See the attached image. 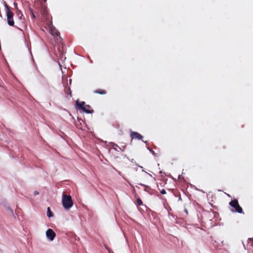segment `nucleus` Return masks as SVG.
I'll return each instance as SVG.
<instances>
[{
	"instance_id": "1",
	"label": "nucleus",
	"mask_w": 253,
	"mask_h": 253,
	"mask_svg": "<svg viewBox=\"0 0 253 253\" xmlns=\"http://www.w3.org/2000/svg\"><path fill=\"white\" fill-rule=\"evenodd\" d=\"M17 16L18 18V21L17 22L18 26H15L17 29L22 31L21 28H25L27 26L25 17L23 16L21 11H18L17 12Z\"/></svg>"
},
{
	"instance_id": "14",
	"label": "nucleus",
	"mask_w": 253,
	"mask_h": 253,
	"mask_svg": "<svg viewBox=\"0 0 253 253\" xmlns=\"http://www.w3.org/2000/svg\"><path fill=\"white\" fill-rule=\"evenodd\" d=\"M31 13V16L32 18H35V15L33 11V10L30 9Z\"/></svg>"
},
{
	"instance_id": "15",
	"label": "nucleus",
	"mask_w": 253,
	"mask_h": 253,
	"mask_svg": "<svg viewBox=\"0 0 253 253\" xmlns=\"http://www.w3.org/2000/svg\"><path fill=\"white\" fill-rule=\"evenodd\" d=\"M161 193L162 194H166V192L165 190L163 189L162 190H161Z\"/></svg>"
},
{
	"instance_id": "11",
	"label": "nucleus",
	"mask_w": 253,
	"mask_h": 253,
	"mask_svg": "<svg viewBox=\"0 0 253 253\" xmlns=\"http://www.w3.org/2000/svg\"><path fill=\"white\" fill-rule=\"evenodd\" d=\"M95 93H98L99 94H105L106 93V90L104 89H98L94 91Z\"/></svg>"
},
{
	"instance_id": "13",
	"label": "nucleus",
	"mask_w": 253,
	"mask_h": 253,
	"mask_svg": "<svg viewBox=\"0 0 253 253\" xmlns=\"http://www.w3.org/2000/svg\"><path fill=\"white\" fill-rule=\"evenodd\" d=\"M137 204L138 206H141L143 204V202L140 198L137 199Z\"/></svg>"
},
{
	"instance_id": "6",
	"label": "nucleus",
	"mask_w": 253,
	"mask_h": 253,
	"mask_svg": "<svg viewBox=\"0 0 253 253\" xmlns=\"http://www.w3.org/2000/svg\"><path fill=\"white\" fill-rule=\"evenodd\" d=\"M46 235L49 240L53 241L55 237L56 234L52 229H48L46 232Z\"/></svg>"
},
{
	"instance_id": "12",
	"label": "nucleus",
	"mask_w": 253,
	"mask_h": 253,
	"mask_svg": "<svg viewBox=\"0 0 253 253\" xmlns=\"http://www.w3.org/2000/svg\"><path fill=\"white\" fill-rule=\"evenodd\" d=\"M47 216L48 217H51L53 216V214H52V212H51V211H50V208L48 207L47 208Z\"/></svg>"
},
{
	"instance_id": "17",
	"label": "nucleus",
	"mask_w": 253,
	"mask_h": 253,
	"mask_svg": "<svg viewBox=\"0 0 253 253\" xmlns=\"http://www.w3.org/2000/svg\"><path fill=\"white\" fill-rule=\"evenodd\" d=\"M34 193L35 195H37L39 194V192L37 191H35Z\"/></svg>"
},
{
	"instance_id": "16",
	"label": "nucleus",
	"mask_w": 253,
	"mask_h": 253,
	"mask_svg": "<svg viewBox=\"0 0 253 253\" xmlns=\"http://www.w3.org/2000/svg\"><path fill=\"white\" fill-rule=\"evenodd\" d=\"M68 90L69 91V92H68V94L70 95V96H71V91L70 90V88H69Z\"/></svg>"
},
{
	"instance_id": "7",
	"label": "nucleus",
	"mask_w": 253,
	"mask_h": 253,
	"mask_svg": "<svg viewBox=\"0 0 253 253\" xmlns=\"http://www.w3.org/2000/svg\"><path fill=\"white\" fill-rule=\"evenodd\" d=\"M48 23H49L48 25L50 26V34L53 36H56V37L59 36V35H60L59 32H58L54 28H53L52 25L51 26L52 22L49 20Z\"/></svg>"
},
{
	"instance_id": "2",
	"label": "nucleus",
	"mask_w": 253,
	"mask_h": 253,
	"mask_svg": "<svg viewBox=\"0 0 253 253\" xmlns=\"http://www.w3.org/2000/svg\"><path fill=\"white\" fill-rule=\"evenodd\" d=\"M62 202L63 207L66 210L70 209L73 205L71 196L66 194L63 195Z\"/></svg>"
},
{
	"instance_id": "8",
	"label": "nucleus",
	"mask_w": 253,
	"mask_h": 253,
	"mask_svg": "<svg viewBox=\"0 0 253 253\" xmlns=\"http://www.w3.org/2000/svg\"><path fill=\"white\" fill-rule=\"evenodd\" d=\"M130 136L132 139L141 140L143 138V136L140 134L135 131H131Z\"/></svg>"
},
{
	"instance_id": "3",
	"label": "nucleus",
	"mask_w": 253,
	"mask_h": 253,
	"mask_svg": "<svg viewBox=\"0 0 253 253\" xmlns=\"http://www.w3.org/2000/svg\"><path fill=\"white\" fill-rule=\"evenodd\" d=\"M5 6L7 23L10 26H14V21L13 19L14 14L10 10L9 7L6 4H5Z\"/></svg>"
},
{
	"instance_id": "9",
	"label": "nucleus",
	"mask_w": 253,
	"mask_h": 253,
	"mask_svg": "<svg viewBox=\"0 0 253 253\" xmlns=\"http://www.w3.org/2000/svg\"><path fill=\"white\" fill-rule=\"evenodd\" d=\"M82 110L86 113L92 114L94 112V110L91 109V107L89 105H85Z\"/></svg>"
},
{
	"instance_id": "5",
	"label": "nucleus",
	"mask_w": 253,
	"mask_h": 253,
	"mask_svg": "<svg viewBox=\"0 0 253 253\" xmlns=\"http://www.w3.org/2000/svg\"><path fill=\"white\" fill-rule=\"evenodd\" d=\"M39 12L42 15V18L45 19H48L47 7L45 5H41Z\"/></svg>"
},
{
	"instance_id": "10",
	"label": "nucleus",
	"mask_w": 253,
	"mask_h": 253,
	"mask_svg": "<svg viewBox=\"0 0 253 253\" xmlns=\"http://www.w3.org/2000/svg\"><path fill=\"white\" fill-rule=\"evenodd\" d=\"M76 105H77L78 107L80 109H83L85 105V102L84 101L82 102H79L78 101H77L76 102Z\"/></svg>"
},
{
	"instance_id": "4",
	"label": "nucleus",
	"mask_w": 253,
	"mask_h": 253,
	"mask_svg": "<svg viewBox=\"0 0 253 253\" xmlns=\"http://www.w3.org/2000/svg\"><path fill=\"white\" fill-rule=\"evenodd\" d=\"M229 205L234 208L233 210H232L233 212H237L240 213L243 212V209L239 205L238 201L237 199H235L233 200H231L229 202Z\"/></svg>"
}]
</instances>
